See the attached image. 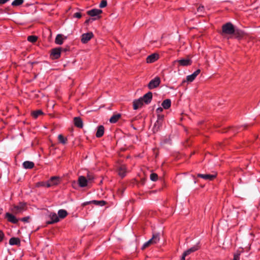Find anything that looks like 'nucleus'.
Here are the masks:
<instances>
[{
	"instance_id": "obj_1",
	"label": "nucleus",
	"mask_w": 260,
	"mask_h": 260,
	"mask_svg": "<svg viewBox=\"0 0 260 260\" xmlns=\"http://www.w3.org/2000/svg\"><path fill=\"white\" fill-rule=\"evenodd\" d=\"M222 32L225 34L232 35L235 30L233 25L231 23H227L222 26Z\"/></svg>"
},
{
	"instance_id": "obj_2",
	"label": "nucleus",
	"mask_w": 260,
	"mask_h": 260,
	"mask_svg": "<svg viewBox=\"0 0 260 260\" xmlns=\"http://www.w3.org/2000/svg\"><path fill=\"white\" fill-rule=\"evenodd\" d=\"M160 83V78L158 77H155L153 79L151 80L148 85L149 89H152L155 88L159 86Z\"/></svg>"
},
{
	"instance_id": "obj_3",
	"label": "nucleus",
	"mask_w": 260,
	"mask_h": 260,
	"mask_svg": "<svg viewBox=\"0 0 260 260\" xmlns=\"http://www.w3.org/2000/svg\"><path fill=\"white\" fill-rule=\"evenodd\" d=\"M60 183V178L58 177L54 176L51 177L47 183V187H50L58 185Z\"/></svg>"
},
{
	"instance_id": "obj_4",
	"label": "nucleus",
	"mask_w": 260,
	"mask_h": 260,
	"mask_svg": "<svg viewBox=\"0 0 260 260\" xmlns=\"http://www.w3.org/2000/svg\"><path fill=\"white\" fill-rule=\"evenodd\" d=\"M25 204L20 203L18 205L14 206L11 209V211L15 214H18L22 212L25 210Z\"/></svg>"
},
{
	"instance_id": "obj_5",
	"label": "nucleus",
	"mask_w": 260,
	"mask_h": 260,
	"mask_svg": "<svg viewBox=\"0 0 260 260\" xmlns=\"http://www.w3.org/2000/svg\"><path fill=\"white\" fill-rule=\"evenodd\" d=\"M117 172L121 177H124L127 173L126 168L124 164H119L117 166Z\"/></svg>"
},
{
	"instance_id": "obj_6",
	"label": "nucleus",
	"mask_w": 260,
	"mask_h": 260,
	"mask_svg": "<svg viewBox=\"0 0 260 260\" xmlns=\"http://www.w3.org/2000/svg\"><path fill=\"white\" fill-rule=\"evenodd\" d=\"M61 50V48H56L52 49L50 54L51 57L53 59H58L60 56Z\"/></svg>"
},
{
	"instance_id": "obj_7",
	"label": "nucleus",
	"mask_w": 260,
	"mask_h": 260,
	"mask_svg": "<svg viewBox=\"0 0 260 260\" xmlns=\"http://www.w3.org/2000/svg\"><path fill=\"white\" fill-rule=\"evenodd\" d=\"M93 37V35L91 32L83 34L81 36V42L82 43L85 44L92 38Z\"/></svg>"
},
{
	"instance_id": "obj_8",
	"label": "nucleus",
	"mask_w": 260,
	"mask_h": 260,
	"mask_svg": "<svg viewBox=\"0 0 260 260\" xmlns=\"http://www.w3.org/2000/svg\"><path fill=\"white\" fill-rule=\"evenodd\" d=\"M91 179L92 178H91L89 176H88V180L86 179L84 176H79L78 178L79 185L81 187H85L87 186L88 181Z\"/></svg>"
},
{
	"instance_id": "obj_9",
	"label": "nucleus",
	"mask_w": 260,
	"mask_h": 260,
	"mask_svg": "<svg viewBox=\"0 0 260 260\" xmlns=\"http://www.w3.org/2000/svg\"><path fill=\"white\" fill-rule=\"evenodd\" d=\"M48 217L50 219V221L47 222L48 224H52L59 221V219L55 213L50 212L48 214Z\"/></svg>"
},
{
	"instance_id": "obj_10",
	"label": "nucleus",
	"mask_w": 260,
	"mask_h": 260,
	"mask_svg": "<svg viewBox=\"0 0 260 260\" xmlns=\"http://www.w3.org/2000/svg\"><path fill=\"white\" fill-rule=\"evenodd\" d=\"M159 58V54L157 53H153L147 56L146 58V62L151 63L156 61Z\"/></svg>"
},
{
	"instance_id": "obj_11",
	"label": "nucleus",
	"mask_w": 260,
	"mask_h": 260,
	"mask_svg": "<svg viewBox=\"0 0 260 260\" xmlns=\"http://www.w3.org/2000/svg\"><path fill=\"white\" fill-rule=\"evenodd\" d=\"M175 62H178L181 66H188L191 64L192 61L190 59H181L175 61Z\"/></svg>"
},
{
	"instance_id": "obj_12",
	"label": "nucleus",
	"mask_w": 260,
	"mask_h": 260,
	"mask_svg": "<svg viewBox=\"0 0 260 260\" xmlns=\"http://www.w3.org/2000/svg\"><path fill=\"white\" fill-rule=\"evenodd\" d=\"M200 73V70H197L194 73H193L192 74L187 76L186 77V81L188 82H192L195 79V78L197 77V76Z\"/></svg>"
},
{
	"instance_id": "obj_13",
	"label": "nucleus",
	"mask_w": 260,
	"mask_h": 260,
	"mask_svg": "<svg viewBox=\"0 0 260 260\" xmlns=\"http://www.w3.org/2000/svg\"><path fill=\"white\" fill-rule=\"evenodd\" d=\"M216 174H198V176L206 180H212L216 177Z\"/></svg>"
},
{
	"instance_id": "obj_14",
	"label": "nucleus",
	"mask_w": 260,
	"mask_h": 260,
	"mask_svg": "<svg viewBox=\"0 0 260 260\" xmlns=\"http://www.w3.org/2000/svg\"><path fill=\"white\" fill-rule=\"evenodd\" d=\"M142 99L143 102L145 103L146 104H149L151 102L152 98V94L151 92H149L145 94L143 98H141Z\"/></svg>"
},
{
	"instance_id": "obj_15",
	"label": "nucleus",
	"mask_w": 260,
	"mask_h": 260,
	"mask_svg": "<svg viewBox=\"0 0 260 260\" xmlns=\"http://www.w3.org/2000/svg\"><path fill=\"white\" fill-rule=\"evenodd\" d=\"M66 39V37L63 36L62 35L58 34L56 37L55 43L58 45H61Z\"/></svg>"
},
{
	"instance_id": "obj_16",
	"label": "nucleus",
	"mask_w": 260,
	"mask_h": 260,
	"mask_svg": "<svg viewBox=\"0 0 260 260\" xmlns=\"http://www.w3.org/2000/svg\"><path fill=\"white\" fill-rule=\"evenodd\" d=\"M143 102L142 99L140 98L138 100H136L133 102V108L134 110H137L138 108L142 107L143 105Z\"/></svg>"
},
{
	"instance_id": "obj_17",
	"label": "nucleus",
	"mask_w": 260,
	"mask_h": 260,
	"mask_svg": "<svg viewBox=\"0 0 260 260\" xmlns=\"http://www.w3.org/2000/svg\"><path fill=\"white\" fill-rule=\"evenodd\" d=\"M6 217L7 218L8 220L12 223H16L18 222V220L16 218V217L9 213H7L6 214Z\"/></svg>"
},
{
	"instance_id": "obj_18",
	"label": "nucleus",
	"mask_w": 260,
	"mask_h": 260,
	"mask_svg": "<svg viewBox=\"0 0 260 260\" xmlns=\"http://www.w3.org/2000/svg\"><path fill=\"white\" fill-rule=\"evenodd\" d=\"M102 11L100 9H92L88 12V14L91 16H96L100 14Z\"/></svg>"
},
{
	"instance_id": "obj_19",
	"label": "nucleus",
	"mask_w": 260,
	"mask_h": 260,
	"mask_svg": "<svg viewBox=\"0 0 260 260\" xmlns=\"http://www.w3.org/2000/svg\"><path fill=\"white\" fill-rule=\"evenodd\" d=\"M171 105V101L170 99H166L164 100L161 104L162 107L165 109H168L170 107Z\"/></svg>"
},
{
	"instance_id": "obj_20",
	"label": "nucleus",
	"mask_w": 260,
	"mask_h": 260,
	"mask_svg": "<svg viewBox=\"0 0 260 260\" xmlns=\"http://www.w3.org/2000/svg\"><path fill=\"white\" fill-rule=\"evenodd\" d=\"M199 246L198 245H195V246H193L192 247L187 249V250H186L184 253L185 254V255H187L189 254H190L191 253L193 252H194L196 251V250H197L198 249H199Z\"/></svg>"
},
{
	"instance_id": "obj_21",
	"label": "nucleus",
	"mask_w": 260,
	"mask_h": 260,
	"mask_svg": "<svg viewBox=\"0 0 260 260\" xmlns=\"http://www.w3.org/2000/svg\"><path fill=\"white\" fill-rule=\"evenodd\" d=\"M104 133V127L102 125H100L98 127V130L96 133V136L98 138L102 137Z\"/></svg>"
},
{
	"instance_id": "obj_22",
	"label": "nucleus",
	"mask_w": 260,
	"mask_h": 260,
	"mask_svg": "<svg viewBox=\"0 0 260 260\" xmlns=\"http://www.w3.org/2000/svg\"><path fill=\"white\" fill-rule=\"evenodd\" d=\"M67 215V211L64 209H60L58 211V217L59 218H64Z\"/></svg>"
},
{
	"instance_id": "obj_23",
	"label": "nucleus",
	"mask_w": 260,
	"mask_h": 260,
	"mask_svg": "<svg viewBox=\"0 0 260 260\" xmlns=\"http://www.w3.org/2000/svg\"><path fill=\"white\" fill-rule=\"evenodd\" d=\"M74 123L75 125L78 127H82L83 126L82 121L79 117L74 118Z\"/></svg>"
},
{
	"instance_id": "obj_24",
	"label": "nucleus",
	"mask_w": 260,
	"mask_h": 260,
	"mask_svg": "<svg viewBox=\"0 0 260 260\" xmlns=\"http://www.w3.org/2000/svg\"><path fill=\"white\" fill-rule=\"evenodd\" d=\"M23 166L25 169H31L34 166V164L32 161H26L23 163Z\"/></svg>"
},
{
	"instance_id": "obj_25",
	"label": "nucleus",
	"mask_w": 260,
	"mask_h": 260,
	"mask_svg": "<svg viewBox=\"0 0 260 260\" xmlns=\"http://www.w3.org/2000/svg\"><path fill=\"white\" fill-rule=\"evenodd\" d=\"M121 115L120 114H117L113 115L110 119V122L111 123H115L120 118Z\"/></svg>"
},
{
	"instance_id": "obj_26",
	"label": "nucleus",
	"mask_w": 260,
	"mask_h": 260,
	"mask_svg": "<svg viewBox=\"0 0 260 260\" xmlns=\"http://www.w3.org/2000/svg\"><path fill=\"white\" fill-rule=\"evenodd\" d=\"M9 244L11 245H18L20 244V240L17 238H12L9 240Z\"/></svg>"
},
{
	"instance_id": "obj_27",
	"label": "nucleus",
	"mask_w": 260,
	"mask_h": 260,
	"mask_svg": "<svg viewBox=\"0 0 260 260\" xmlns=\"http://www.w3.org/2000/svg\"><path fill=\"white\" fill-rule=\"evenodd\" d=\"M152 243L153 244L157 243L159 241V237L158 234L153 235L151 239Z\"/></svg>"
},
{
	"instance_id": "obj_28",
	"label": "nucleus",
	"mask_w": 260,
	"mask_h": 260,
	"mask_svg": "<svg viewBox=\"0 0 260 260\" xmlns=\"http://www.w3.org/2000/svg\"><path fill=\"white\" fill-rule=\"evenodd\" d=\"M58 139L60 143L64 144L66 143L67 139L64 138L62 135H59L58 136Z\"/></svg>"
},
{
	"instance_id": "obj_29",
	"label": "nucleus",
	"mask_w": 260,
	"mask_h": 260,
	"mask_svg": "<svg viewBox=\"0 0 260 260\" xmlns=\"http://www.w3.org/2000/svg\"><path fill=\"white\" fill-rule=\"evenodd\" d=\"M43 114V112L40 110L32 112V115L35 118H37L39 115H42Z\"/></svg>"
},
{
	"instance_id": "obj_30",
	"label": "nucleus",
	"mask_w": 260,
	"mask_h": 260,
	"mask_svg": "<svg viewBox=\"0 0 260 260\" xmlns=\"http://www.w3.org/2000/svg\"><path fill=\"white\" fill-rule=\"evenodd\" d=\"M37 39L38 38L36 36H30L28 37L27 40L30 42L35 43L37 41Z\"/></svg>"
},
{
	"instance_id": "obj_31",
	"label": "nucleus",
	"mask_w": 260,
	"mask_h": 260,
	"mask_svg": "<svg viewBox=\"0 0 260 260\" xmlns=\"http://www.w3.org/2000/svg\"><path fill=\"white\" fill-rule=\"evenodd\" d=\"M23 2V0H14L12 3V5L13 6H18L21 5Z\"/></svg>"
},
{
	"instance_id": "obj_32",
	"label": "nucleus",
	"mask_w": 260,
	"mask_h": 260,
	"mask_svg": "<svg viewBox=\"0 0 260 260\" xmlns=\"http://www.w3.org/2000/svg\"><path fill=\"white\" fill-rule=\"evenodd\" d=\"M150 179L153 181H155L157 180V175L155 173H152L150 176Z\"/></svg>"
},
{
	"instance_id": "obj_33",
	"label": "nucleus",
	"mask_w": 260,
	"mask_h": 260,
	"mask_svg": "<svg viewBox=\"0 0 260 260\" xmlns=\"http://www.w3.org/2000/svg\"><path fill=\"white\" fill-rule=\"evenodd\" d=\"M151 241L152 240H151V239H150L149 241L145 242L142 246V249H144V248L147 247L148 246H149V245L153 244Z\"/></svg>"
},
{
	"instance_id": "obj_34",
	"label": "nucleus",
	"mask_w": 260,
	"mask_h": 260,
	"mask_svg": "<svg viewBox=\"0 0 260 260\" xmlns=\"http://www.w3.org/2000/svg\"><path fill=\"white\" fill-rule=\"evenodd\" d=\"M107 5V2L106 0H102L100 4V7L101 8H105Z\"/></svg>"
},
{
	"instance_id": "obj_35",
	"label": "nucleus",
	"mask_w": 260,
	"mask_h": 260,
	"mask_svg": "<svg viewBox=\"0 0 260 260\" xmlns=\"http://www.w3.org/2000/svg\"><path fill=\"white\" fill-rule=\"evenodd\" d=\"M47 182H38L37 183L36 186L37 187H40V186L47 187Z\"/></svg>"
},
{
	"instance_id": "obj_36",
	"label": "nucleus",
	"mask_w": 260,
	"mask_h": 260,
	"mask_svg": "<svg viewBox=\"0 0 260 260\" xmlns=\"http://www.w3.org/2000/svg\"><path fill=\"white\" fill-rule=\"evenodd\" d=\"M92 202L94 203L96 205H100V206H103L105 205V202L103 201H92Z\"/></svg>"
},
{
	"instance_id": "obj_37",
	"label": "nucleus",
	"mask_w": 260,
	"mask_h": 260,
	"mask_svg": "<svg viewBox=\"0 0 260 260\" xmlns=\"http://www.w3.org/2000/svg\"><path fill=\"white\" fill-rule=\"evenodd\" d=\"M240 253H237L234 254V259L233 260H239L240 259Z\"/></svg>"
},
{
	"instance_id": "obj_38",
	"label": "nucleus",
	"mask_w": 260,
	"mask_h": 260,
	"mask_svg": "<svg viewBox=\"0 0 260 260\" xmlns=\"http://www.w3.org/2000/svg\"><path fill=\"white\" fill-rule=\"evenodd\" d=\"M163 111V107H158L156 109V112L157 114L160 113Z\"/></svg>"
},
{
	"instance_id": "obj_39",
	"label": "nucleus",
	"mask_w": 260,
	"mask_h": 260,
	"mask_svg": "<svg viewBox=\"0 0 260 260\" xmlns=\"http://www.w3.org/2000/svg\"><path fill=\"white\" fill-rule=\"evenodd\" d=\"M74 17H76V18H80L81 17V14L80 13L77 12V13L74 14Z\"/></svg>"
},
{
	"instance_id": "obj_40",
	"label": "nucleus",
	"mask_w": 260,
	"mask_h": 260,
	"mask_svg": "<svg viewBox=\"0 0 260 260\" xmlns=\"http://www.w3.org/2000/svg\"><path fill=\"white\" fill-rule=\"evenodd\" d=\"M4 234L2 231L0 230V242L3 240Z\"/></svg>"
},
{
	"instance_id": "obj_41",
	"label": "nucleus",
	"mask_w": 260,
	"mask_h": 260,
	"mask_svg": "<svg viewBox=\"0 0 260 260\" xmlns=\"http://www.w3.org/2000/svg\"><path fill=\"white\" fill-rule=\"evenodd\" d=\"M29 219V217H25L22 218L21 219V220L24 222H28Z\"/></svg>"
},
{
	"instance_id": "obj_42",
	"label": "nucleus",
	"mask_w": 260,
	"mask_h": 260,
	"mask_svg": "<svg viewBox=\"0 0 260 260\" xmlns=\"http://www.w3.org/2000/svg\"><path fill=\"white\" fill-rule=\"evenodd\" d=\"M204 9V7L203 6H202V7H199L198 9V12L199 13L202 12L203 11V10Z\"/></svg>"
},
{
	"instance_id": "obj_43",
	"label": "nucleus",
	"mask_w": 260,
	"mask_h": 260,
	"mask_svg": "<svg viewBox=\"0 0 260 260\" xmlns=\"http://www.w3.org/2000/svg\"><path fill=\"white\" fill-rule=\"evenodd\" d=\"M92 203V201H91V202H84V203H83V206H85V205H88V204H90V203Z\"/></svg>"
},
{
	"instance_id": "obj_44",
	"label": "nucleus",
	"mask_w": 260,
	"mask_h": 260,
	"mask_svg": "<svg viewBox=\"0 0 260 260\" xmlns=\"http://www.w3.org/2000/svg\"><path fill=\"white\" fill-rule=\"evenodd\" d=\"M186 255H185V254L183 253V255H182V258H181L180 260H185V257Z\"/></svg>"
},
{
	"instance_id": "obj_45",
	"label": "nucleus",
	"mask_w": 260,
	"mask_h": 260,
	"mask_svg": "<svg viewBox=\"0 0 260 260\" xmlns=\"http://www.w3.org/2000/svg\"><path fill=\"white\" fill-rule=\"evenodd\" d=\"M159 125V121H157L154 124V127H156L157 125Z\"/></svg>"
},
{
	"instance_id": "obj_46",
	"label": "nucleus",
	"mask_w": 260,
	"mask_h": 260,
	"mask_svg": "<svg viewBox=\"0 0 260 260\" xmlns=\"http://www.w3.org/2000/svg\"><path fill=\"white\" fill-rule=\"evenodd\" d=\"M76 182H75V181H74V182H73V184H72L73 186H74V184H76Z\"/></svg>"
},
{
	"instance_id": "obj_47",
	"label": "nucleus",
	"mask_w": 260,
	"mask_h": 260,
	"mask_svg": "<svg viewBox=\"0 0 260 260\" xmlns=\"http://www.w3.org/2000/svg\"><path fill=\"white\" fill-rule=\"evenodd\" d=\"M2 212V209L0 208V214H1Z\"/></svg>"
}]
</instances>
